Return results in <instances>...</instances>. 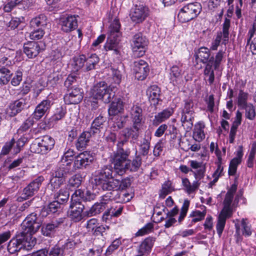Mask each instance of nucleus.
<instances>
[{
	"instance_id": "obj_1",
	"label": "nucleus",
	"mask_w": 256,
	"mask_h": 256,
	"mask_svg": "<svg viewBox=\"0 0 256 256\" xmlns=\"http://www.w3.org/2000/svg\"><path fill=\"white\" fill-rule=\"evenodd\" d=\"M111 166H106L95 172L94 181L95 184L104 190H112V184L115 175Z\"/></svg>"
},
{
	"instance_id": "obj_2",
	"label": "nucleus",
	"mask_w": 256,
	"mask_h": 256,
	"mask_svg": "<svg viewBox=\"0 0 256 256\" xmlns=\"http://www.w3.org/2000/svg\"><path fill=\"white\" fill-rule=\"evenodd\" d=\"M130 154L129 148H120L111 156L110 161L114 165L112 168L116 174L122 176L126 172Z\"/></svg>"
},
{
	"instance_id": "obj_3",
	"label": "nucleus",
	"mask_w": 256,
	"mask_h": 256,
	"mask_svg": "<svg viewBox=\"0 0 256 256\" xmlns=\"http://www.w3.org/2000/svg\"><path fill=\"white\" fill-rule=\"evenodd\" d=\"M93 98L102 100L106 104L110 103L115 96V92L104 82L96 84L92 90Z\"/></svg>"
},
{
	"instance_id": "obj_4",
	"label": "nucleus",
	"mask_w": 256,
	"mask_h": 256,
	"mask_svg": "<svg viewBox=\"0 0 256 256\" xmlns=\"http://www.w3.org/2000/svg\"><path fill=\"white\" fill-rule=\"evenodd\" d=\"M194 118V112L192 101L191 100H185L181 112L180 122L182 126L187 131L192 128Z\"/></svg>"
},
{
	"instance_id": "obj_5",
	"label": "nucleus",
	"mask_w": 256,
	"mask_h": 256,
	"mask_svg": "<svg viewBox=\"0 0 256 256\" xmlns=\"http://www.w3.org/2000/svg\"><path fill=\"white\" fill-rule=\"evenodd\" d=\"M202 10L199 2L190 3L184 6L179 12L178 18L182 22H186L196 18Z\"/></svg>"
},
{
	"instance_id": "obj_6",
	"label": "nucleus",
	"mask_w": 256,
	"mask_h": 256,
	"mask_svg": "<svg viewBox=\"0 0 256 256\" xmlns=\"http://www.w3.org/2000/svg\"><path fill=\"white\" fill-rule=\"evenodd\" d=\"M148 44V40L146 36L140 32L132 36L131 42L134 56L138 58L144 56Z\"/></svg>"
},
{
	"instance_id": "obj_7",
	"label": "nucleus",
	"mask_w": 256,
	"mask_h": 256,
	"mask_svg": "<svg viewBox=\"0 0 256 256\" xmlns=\"http://www.w3.org/2000/svg\"><path fill=\"white\" fill-rule=\"evenodd\" d=\"M54 144V140L50 136L46 135L43 136L37 144H32L30 149L33 152L44 154L52 150Z\"/></svg>"
},
{
	"instance_id": "obj_8",
	"label": "nucleus",
	"mask_w": 256,
	"mask_h": 256,
	"mask_svg": "<svg viewBox=\"0 0 256 256\" xmlns=\"http://www.w3.org/2000/svg\"><path fill=\"white\" fill-rule=\"evenodd\" d=\"M224 52L222 50H219L216 54L215 57V60H213V58L206 65L204 70V76L208 77V82L210 85L213 84L214 80V70H217L223 58Z\"/></svg>"
},
{
	"instance_id": "obj_9",
	"label": "nucleus",
	"mask_w": 256,
	"mask_h": 256,
	"mask_svg": "<svg viewBox=\"0 0 256 256\" xmlns=\"http://www.w3.org/2000/svg\"><path fill=\"white\" fill-rule=\"evenodd\" d=\"M44 180V178L42 176H39L34 180L23 189L21 196L18 198V200L21 202L34 196L38 192Z\"/></svg>"
},
{
	"instance_id": "obj_10",
	"label": "nucleus",
	"mask_w": 256,
	"mask_h": 256,
	"mask_svg": "<svg viewBox=\"0 0 256 256\" xmlns=\"http://www.w3.org/2000/svg\"><path fill=\"white\" fill-rule=\"evenodd\" d=\"M22 224L23 227L24 228L23 232L31 234L36 233L41 226L40 220L34 212L28 214L24 220Z\"/></svg>"
},
{
	"instance_id": "obj_11",
	"label": "nucleus",
	"mask_w": 256,
	"mask_h": 256,
	"mask_svg": "<svg viewBox=\"0 0 256 256\" xmlns=\"http://www.w3.org/2000/svg\"><path fill=\"white\" fill-rule=\"evenodd\" d=\"M84 208L82 202L78 201V198L72 196L68 215L75 222H80L82 218V212Z\"/></svg>"
},
{
	"instance_id": "obj_12",
	"label": "nucleus",
	"mask_w": 256,
	"mask_h": 256,
	"mask_svg": "<svg viewBox=\"0 0 256 256\" xmlns=\"http://www.w3.org/2000/svg\"><path fill=\"white\" fill-rule=\"evenodd\" d=\"M230 20L228 18H226L224 20V22L222 24V32L218 33V34L215 40L212 42V46H210V50H216L218 49V46L221 42L222 36V44H226V42L228 40L229 36V28L230 26Z\"/></svg>"
},
{
	"instance_id": "obj_13",
	"label": "nucleus",
	"mask_w": 256,
	"mask_h": 256,
	"mask_svg": "<svg viewBox=\"0 0 256 256\" xmlns=\"http://www.w3.org/2000/svg\"><path fill=\"white\" fill-rule=\"evenodd\" d=\"M94 157L90 152L85 151L80 154L74 158L73 166L72 167V172L86 168L92 163Z\"/></svg>"
},
{
	"instance_id": "obj_14",
	"label": "nucleus",
	"mask_w": 256,
	"mask_h": 256,
	"mask_svg": "<svg viewBox=\"0 0 256 256\" xmlns=\"http://www.w3.org/2000/svg\"><path fill=\"white\" fill-rule=\"evenodd\" d=\"M148 8L143 5H136L130 14L132 21L136 24L144 22L148 16Z\"/></svg>"
},
{
	"instance_id": "obj_15",
	"label": "nucleus",
	"mask_w": 256,
	"mask_h": 256,
	"mask_svg": "<svg viewBox=\"0 0 256 256\" xmlns=\"http://www.w3.org/2000/svg\"><path fill=\"white\" fill-rule=\"evenodd\" d=\"M133 70L135 78L139 80H144L150 71L148 63L142 60H138L134 62Z\"/></svg>"
},
{
	"instance_id": "obj_16",
	"label": "nucleus",
	"mask_w": 256,
	"mask_h": 256,
	"mask_svg": "<svg viewBox=\"0 0 256 256\" xmlns=\"http://www.w3.org/2000/svg\"><path fill=\"white\" fill-rule=\"evenodd\" d=\"M64 100L66 104H78L83 98L82 90L78 88H71L68 90V92L64 95Z\"/></svg>"
},
{
	"instance_id": "obj_17",
	"label": "nucleus",
	"mask_w": 256,
	"mask_h": 256,
	"mask_svg": "<svg viewBox=\"0 0 256 256\" xmlns=\"http://www.w3.org/2000/svg\"><path fill=\"white\" fill-rule=\"evenodd\" d=\"M64 218H60L50 222L44 224L41 229L42 234L46 236H52L57 228L64 222Z\"/></svg>"
},
{
	"instance_id": "obj_18",
	"label": "nucleus",
	"mask_w": 256,
	"mask_h": 256,
	"mask_svg": "<svg viewBox=\"0 0 256 256\" xmlns=\"http://www.w3.org/2000/svg\"><path fill=\"white\" fill-rule=\"evenodd\" d=\"M120 37L114 36V35L108 36L104 46V50L106 51H112L114 55H120Z\"/></svg>"
},
{
	"instance_id": "obj_19",
	"label": "nucleus",
	"mask_w": 256,
	"mask_h": 256,
	"mask_svg": "<svg viewBox=\"0 0 256 256\" xmlns=\"http://www.w3.org/2000/svg\"><path fill=\"white\" fill-rule=\"evenodd\" d=\"M52 105V101L50 100H43L36 106L32 114L33 118L36 120H40L49 111Z\"/></svg>"
},
{
	"instance_id": "obj_20",
	"label": "nucleus",
	"mask_w": 256,
	"mask_h": 256,
	"mask_svg": "<svg viewBox=\"0 0 256 256\" xmlns=\"http://www.w3.org/2000/svg\"><path fill=\"white\" fill-rule=\"evenodd\" d=\"M72 163L70 162H67L62 164L56 168L52 172V176L58 178H64L66 180V178L69 174L73 172L72 168Z\"/></svg>"
},
{
	"instance_id": "obj_21",
	"label": "nucleus",
	"mask_w": 256,
	"mask_h": 256,
	"mask_svg": "<svg viewBox=\"0 0 256 256\" xmlns=\"http://www.w3.org/2000/svg\"><path fill=\"white\" fill-rule=\"evenodd\" d=\"M40 50L38 44L34 42H28L24 46V52L30 58L36 57Z\"/></svg>"
},
{
	"instance_id": "obj_22",
	"label": "nucleus",
	"mask_w": 256,
	"mask_h": 256,
	"mask_svg": "<svg viewBox=\"0 0 256 256\" xmlns=\"http://www.w3.org/2000/svg\"><path fill=\"white\" fill-rule=\"evenodd\" d=\"M61 23L62 30L66 32L74 30L78 26V20L75 16H68L62 18Z\"/></svg>"
},
{
	"instance_id": "obj_23",
	"label": "nucleus",
	"mask_w": 256,
	"mask_h": 256,
	"mask_svg": "<svg viewBox=\"0 0 256 256\" xmlns=\"http://www.w3.org/2000/svg\"><path fill=\"white\" fill-rule=\"evenodd\" d=\"M210 50L206 47H202L200 48L198 52L196 53L194 56L198 62L199 61L203 64H206L212 58L213 60H215L214 57H210Z\"/></svg>"
},
{
	"instance_id": "obj_24",
	"label": "nucleus",
	"mask_w": 256,
	"mask_h": 256,
	"mask_svg": "<svg viewBox=\"0 0 256 256\" xmlns=\"http://www.w3.org/2000/svg\"><path fill=\"white\" fill-rule=\"evenodd\" d=\"M151 138L150 132L149 130L146 131L144 138L140 141L139 144L140 154L144 156H147L149 152Z\"/></svg>"
},
{
	"instance_id": "obj_25",
	"label": "nucleus",
	"mask_w": 256,
	"mask_h": 256,
	"mask_svg": "<svg viewBox=\"0 0 256 256\" xmlns=\"http://www.w3.org/2000/svg\"><path fill=\"white\" fill-rule=\"evenodd\" d=\"M206 214V208L204 206V210L200 212L198 210L192 211L188 218H192L191 220H188V226H192L194 223L200 222L204 218Z\"/></svg>"
},
{
	"instance_id": "obj_26",
	"label": "nucleus",
	"mask_w": 256,
	"mask_h": 256,
	"mask_svg": "<svg viewBox=\"0 0 256 256\" xmlns=\"http://www.w3.org/2000/svg\"><path fill=\"white\" fill-rule=\"evenodd\" d=\"M31 234L27 233L26 232H22L20 234V236H22V243L23 245L24 249L29 250L36 244V238L32 236Z\"/></svg>"
},
{
	"instance_id": "obj_27",
	"label": "nucleus",
	"mask_w": 256,
	"mask_h": 256,
	"mask_svg": "<svg viewBox=\"0 0 256 256\" xmlns=\"http://www.w3.org/2000/svg\"><path fill=\"white\" fill-rule=\"evenodd\" d=\"M141 124H133L132 127L125 128L122 132L124 138L128 139L131 138L132 140H136L140 134V130Z\"/></svg>"
},
{
	"instance_id": "obj_28",
	"label": "nucleus",
	"mask_w": 256,
	"mask_h": 256,
	"mask_svg": "<svg viewBox=\"0 0 256 256\" xmlns=\"http://www.w3.org/2000/svg\"><path fill=\"white\" fill-rule=\"evenodd\" d=\"M182 186L184 190L188 194H191L196 192L200 186V182L198 180L194 181L192 184L188 178H182Z\"/></svg>"
},
{
	"instance_id": "obj_29",
	"label": "nucleus",
	"mask_w": 256,
	"mask_h": 256,
	"mask_svg": "<svg viewBox=\"0 0 256 256\" xmlns=\"http://www.w3.org/2000/svg\"><path fill=\"white\" fill-rule=\"evenodd\" d=\"M72 196L78 198V201L90 202L95 198L96 195L90 190L82 191L78 190L75 191Z\"/></svg>"
},
{
	"instance_id": "obj_30",
	"label": "nucleus",
	"mask_w": 256,
	"mask_h": 256,
	"mask_svg": "<svg viewBox=\"0 0 256 256\" xmlns=\"http://www.w3.org/2000/svg\"><path fill=\"white\" fill-rule=\"evenodd\" d=\"M22 236L18 235L15 238L12 239L8 246V250L11 254H14L23 248Z\"/></svg>"
},
{
	"instance_id": "obj_31",
	"label": "nucleus",
	"mask_w": 256,
	"mask_h": 256,
	"mask_svg": "<svg viewBox=\"0 0 256 256\" xmlns=\"http://www.w3.org/2000/svg\"><path fill=\"white\" fill-rule=\"evenodd\" d=\"M106 120V118L100 115L95 118L91 124L90 128L88 130L90 133L94 135L100 133V129L102 128Z\"/></svg>"
},
{
	"instance_id": "obj_32",
	"label": "nucleus",
	"mask_w": 256,
	"mask_h": 256,
	"mask_svg": "<svg viewBox=\"0 0 256 256\" xmlns=\"http://www.w3.org/2000/svg\"><path fill=\"white\" fill-rule=\"evenodd\" d=\"M94 136L93 134L90 133L89 130L86 131L81 134L79 136L77 142L76 144V147L78 150H82L88 144L90 140V138Z\"/></svg>"
},
{
	"instance_id": "obj_33",
	"label": "nucleus",
	"mask_w": 256,
	"mask_h": 256,
	"mask_svg": "<svg viewBox=\"0 0 256 256\" xmlns=\"http://www.w3.org/2000/svg\"><path fill=\"white\" fill-rule=\"evenodd\" d=\"M242 156V150H238L236 153V156L231 160L228 168L229 175L234 176L236 174L238 166L240 164Z\"/></svg>"
},
{
	"instance_id": "obj_34",
	"label": "nucleus",
	"mask_w": 256,
	"mask_h": 256,
	"mask_svg": "<svg viewBox=\"0 0 256 256\" xmlns=\"http://www.w3.org/2000/svg\"><path fill=\"white\" fill-rule=\"evenodd\" d=\"M146 94L150 101L158 104L160 97V89L156 85L151 86L148 88Z\"/></svg>"
},
{
	"instance_id": "obj_35",
	"label": "nucleus",
	"mask_w": 256,
	"mask_h": 256,
	"mask_svg": "<svg viewBox=\"0 0 256 256\" xmlns=\"http://www.w3.org/2000/svg\"><path fill=\"white\" fill-rule=\"evenodd\" d=\"M205 128V124L204 122H200L194 126L193 132V138L197 142L202 141L205 138V134L204 129Z\"/></svg>"
},
{
	"instance_id": "obj_36",
	"label": "nucleus",
	"mask_w": 256,
	"mask_h": 256,
	"mask_svg": "<svg viewBox=\"0 0 256 256\" xmlns=\"http://www.w3.org/2000/svg\"><path fill=\"white\" fill-rule=\"evenodd\" d=\"M123 102L120 98H115L112 102L108 108V114L110 116H116L123 110Z\"/></svg>"
},
{
	"instance_id": "obj_37",
	"label": "nucleus",
	"mask_w": 256,
	"mask_h": 256,
	"mask_svg": "<svg viewBox=\"0 0 256 256\" xmlns=\"http://www.w3.org/2000/svg\"><path fill=\"white\" fill-rule=\"evenodd\" d=\"M174 111L172 108H167L163 110L162 112L158 113L155 116L153 120V124L158 126L160 123L164 122L172 114Z\"/></svg>"
},
{
	"instance_id": "obj_38",
	"label": "nucleus",
	"mask_w": 256,
	"mask_h": 256,
	"mask_svg": "<svg viewBox=\"0 0 256 256\" xmlns=\"http://www.w3.org/2000/svg\"><path fill=\"white\" fill-rule=\"evenodd\" d=\"M114 200L117 202L120 203H126L130 200L134 196V193L132 192H118V190H116Z\"/></svg>"
},
{
	"instance_id": "obj_39",
	"label": "nucleus",
	"mask_w": 256,
	"mask_h": 256,
	"mask_svg": "<svg viewBox=\"0 0 256 256\" xmlns=\"http://www.w3.org/2000/svg\"><path fill=\"white\" fill-rule=\"evenodd\" d=\"M14 68L2 67L0 68V84H6L12 75Z\"/></svg>"
},
{
	"instance_id": "obj_40",
	"label": "nucleus",
	"mask_w": 256,
	"mask_h": 256,
	"mask_svg": "<svg viewBox=\"0 0 256 256\" xmlns=\"http://www.w3.org/2000/svg\"><path fill=\"white\" fill-rule=\"evenodd\" d=\"M112 184V190H122L129 187L131 184V182L130 179L128 178H124L121 180L114 178Z\"/></svg>"
},
{
	"instance_id": "obj_41",
	"label": "nucleus",
	"mask_w": 256,
	"mask_h": 256,
	"mask_svg": "<svg viewBox=\"0 0 256 256\" xmlns=\"http://www.w3.org/2000/svg\"><path fill=\"white\" fill-rule=\"evenodd\" d=\"M232 216L220 212L216 225V230L219 237L221 236L222 233L225 226L226 220L230 218Z\"/></svg>"
},
{
	"instance_id": "obj_42",
	"label": "nucleus",
	"mask_w": 256,
	"mask_h": 256,
	"mask_svg": "<svg viewBox=\"0 0 256 256\" xmlns=\"http://www.w3.org/2000/svg\"><path fill=\"white\" fill-rule=\"evenodd\" d=\"M142 109L138 106H134L131 109L130 114L133 124H141Z\"/></svg>"
},
{
	"instance_id": "obj_43",
	"label": "nucleus",
	"mask_w": 256,
	"mask_h": 256,
	"mask_svg": "<svg viewBox=\"0 0 256 256\" xmlns=\"http://www.w3.org/2000/svg\"><path fill=\"white\" fill-rule=\"evenodd\" d=\"M25 104L23 100H19L14 101L10 105V115L14 116L24 108Z\"/></svg>"
},
{
	"instance_id": "obj_44",
	"label": "nucleus",
	"mask_w": 256,
	"mask_h": 256,
	"mask_svg": "<svg viewBox=\"0 0 256 256\" xmlns=\"http://www.w3.org/2000/svg\"><path fill=\"white\" fill-rule=\"evenodd\" d=\"M233 198L234 196L230 195L229 193L226 194L224 200V208L220 212L232 216V210L231 204Z\"/></svg>"
},
{
	"instance_id": "obj_45",
	"label": "nucleus",
	"mask_w": 256,
	"mask_h": 256,
	"mask_svg": "<svg viewBox=\"0 0 256 256\" xmlns=\"http://www.w3.org/2000/svg\"><path fill=\"white\" fill-rule=\"evenodd\" d=\"M46 17L44 14H41L38 16L33 18L30 22L31 27L36 28L40 27L42 28L46 25Z\"/></svg>"
},
{
	"instance_id": "obj_46",
	"label": "nucleus",
	"mask_w": 256,
	"mask_h": 256,
	"mask_svg": "<svg viewBox=\"0 0 256 256\" xmlns=\"http://www.w3.org/2000/svg\"><path fill=\"white\" fill-rule=\"evenodd\" d=\"M54 198L62 205L68 202L69 198V192L67 188H61L58 192L54 194Z\"/></svg>"
},
{
	"instance_id": "obj_47",
	"label": "nucleus",
	"mask_w": 256,
	"mask_h": 256,
	"mask_svg": "<svg viewBox=\"0 0 256 256\" xmlns=\"http://www.w3.org/2000/svg\"><path fill=\"white\" fill-rule=\"evenodd\" d=\"M100 58L95 54L86 58V70L88 72L95 68L96 65L99 62Z\"/></svg>"
},
{
	"instance_id": "obj_48",
	"label": "nucleus",
	"mask_w": 256,
	"mask_h": 256,
	"mask_svg": "<svg viewBox=\"0 0 256 256\" xmlns=\"http://www.w3.org/2000/svg\"><path fill=\"white\" fill-rule=\"evenodd\" d=\"M66 110L65 107L59 106L56 108L54 114L52 116L50 120L52 122H56L62 119L66 116Z\"/></svg>"
},
{
	"instance_id": "obj_49",
	"label": "nucleus",
	"mask_w": 256,
	"mask_h": 256,
	"mask_svg": "<svg viewBox=\"0 0 256 256\" xmlns=\"http://www.w3.org/2000/svg\"><path fill=\"white\" fill-rule=\"evenodd\" d=\"M174 190L172 184L170 180L166 181L162 185V189L159 193V197L164 199L165 197Z\"/></svg>"
},
{
	"instance_id": "obj_50",
	"label": "nucleus",
	"mask_w": 256,
	"mask_h": 256,
	"mask_svg": "<svg viewBox=\"0 0 256 256\" xmlns=\"http://www.w3.org/2000/svg\"><path fill=\"white\" fill-rule=\"evenodd\" d=\"M128 163L126 170H130V172H136L142 164V158L140 156H136L132 161L128 158Z\"/></svg>"
},
{
	"instance_id": "obj_51",
	"label": "nucleus",
	"mask_w": 256,
	"mask_h": 256,
	"mask_svg": "<svg viewBox=\"0 0 256 256\" xmlns=\"http://www.w3.org/2000/svg\"><path fill=\"white\" fill-rule=\"evenodd\" d=\"M86 60V57L83 54L74 58L73 62L72 64L73 70L78 72L79 70L82 68L84 66Z\"/></svg>"
},
{
	"instance_id": "obj_52",
	"label": "nucleus",
	"mask_w": 256,
	"mask_h": 256,
	"mask_svg": "<svg viewBox=\"0 0 256 256\" xmlns=\"http://www.w3.org/2000/svg\"><path fill=\"white\" fill-rule=\"evenodd\" d=\"M120 24L119 20L116 19L114 20L110 26L108 36L114 35V36L120 37L121 35L120 32Z\"/></svg>"
},
{
	"instance_id": "obj_53",
	"label": "nucleus",
	"mask_w": 256,
	"mask_h": 256,
	"mask_svg": "<svg viewBox=\"0 0 256 256\" xmlns=\"http://www.w3.org/2000/svg\"><path fill=\"white\" fill-rule=\"evenodd\" d=\"M248 97V94L244 92L243 90H240L238 96V106L242 108V107L248 104L247 100Z\"/></svg>"
},
{
	"instance_id": "obj_54",
	"label": "nucleus",
	"mask_w": 256,
	"mask_h": 256,
	"mask_svg": "<svg viewBox=\"0 0 256 256\" xmlns=\"http://www.w3.org/2000/svg\"><path fill=\"white\" fill-rule=\"evenodd\" d=\"M181 76L182 70L178 66H173L170 68V79L173 83L176 82Z\"/></svg>"
},
{
	"instance_id": "obj_55",
	"label": "nucleus",
	"mask_w": 256,
	"mask_h": 256,
	"mask_svg": "<svg viewBox=\"0 0 256 256\" xmlns=\"http://www.w3.org/2000/svg\"><path fill=\"white\" fill-rule=\"evenodd\" d=\"M106 208V202L96 203L90 210L89 213L92 216H94L100 213Z\"/></svg>"
},
{
	"instance_id": "obj_56",
	"label": "nucleus",
	"mask_w": 256,
	"mask_h": 256,
	"mask_svg": "<svg viewBox=\"0 0 256 256\" xmlns=\"http://www.w3.org/2000/svg\"><path fill=\"white\" fill-rule=\"evenodd\" d=\"M190 202L189 200L188 199L184 200L182 206L180 208V214L178 218V222L180 224H181L186 216L190 206Z\"/></svg>"
},
{
	"instance_id": "obj_57",
	"label": "nucleus",
	"mask_w": 256,
	"mask_h": 256,
	"mask_svg": "<svg viewBox=\"0 0 256 256\" xmlns=\"http://www.w3.org/2000/svg\"><path fill=\"white\" fill-rule=\"evenodd\" d=\"M62 78V75L58 72L51 73L48 77L47 83L51 86H56Z\"/></svg>"
},
{
	"instance_id": "obj_58",
	"label": "nucleus",
	"mask_w": 256,
	"mask_h": 256,
	"mask_svg": "<svg viewBox=\"0 0 256 256\" xmlns=\"http://www.w3.org/2000/svg\"><path fill=\"white\" fill-rule=\"evenodd\" d=\"M241 226L242 227V234L245 236H249L252 234L250 225L246 222V220L242 218L241 221Z\"/></svg>"
},
{
	"instance_id": "obj_59",
	"label": "nucleus",
	"mask_w": 256,
	"mask_h": 256,
	"mask_svg": "<svg viewBox=\"0 0 256 256\" xmlns=\"http://www.w3.org/2000/svg\"><path fill=\"white\" fill-rule=\"evenodd\" d=\"M33 118H28L22 124L21 126L18 130V133H22L28 130L34 124V121Z\"/></svg>"
},
{
	"instance_id": "obj_60",
	"label": "nucleus",
	"mask_w": 256,
	"mask_h": 256,
	"mask_svg": "<svg viewBox=\"0 0 256 256\" xmlns=\"http://www.w3.org/2000/svg\"><path fill=\"white\" fill-rule=\"evenodd\" d=\"M15 142L14 138H12L10 142H6L2 149L0 154L3 156L8 154L12 148H14Z\"/></svg>"
},
{
	"instance_id": "obj_61",
	"label": "nucleus",
	"mask_w": 256,
	"mask_h": 256,
	"mask_svg": "<svg viewBox=\"0 0 256 256\" xmlns=\"http://www.w3.org/2000/svg\"><path fill=\"white\" fill-rule=\"evenodd\" d=\"M82 178L78 174L72 176L68 180V185L72 188H78L82 182Z\"/></svg>"
},
{
	"instance_id": "obj_62",
	"label": "nucleus",
	"mask_w": 256,
	"mask_h": 256,
	"mask_svg": "<svg viewBox=\"0 0 256 256\" xmlns=\"http://www.w3.org/2000/svg\"><path fill=\"white\" fill-rule=\"evenodd\" d=\"M62 205L60 202L54 200L49 204L47 210L52 213H55L61 210Z\"/></svg>"
},
{
	"instance_id": "obj_63",
	"label": "nucleus",
	"mask_w": 256,
	"mask_h": 256,
	"mask_svg": "<svg viewBox=\"0 0 256 256\" xmlns=\"http://www.w3.org/2000/svg\"><path fill=\"white\" fill-rule=\"evenodd\" d=\"M44 34V32L42 28H38L30 33V38L32 40H36L41 39Z\"/></svg>"
},
{
	"instance_id": "obj_64",
	"label": "nucleus",
	"mask_w": 256,
	"mask_h": 256,
	"mask_svg": "<svg viewBox=\"0 0 256 256\" xmlns=\"http://www.w3.org/2000/svg\"><path fill=\"white\" fill-rule=\"evenodd\" d=\"M46 256H64V250L62 248L54 246L49 252L47 250Z\"/></svg>"
}]
</instances>
